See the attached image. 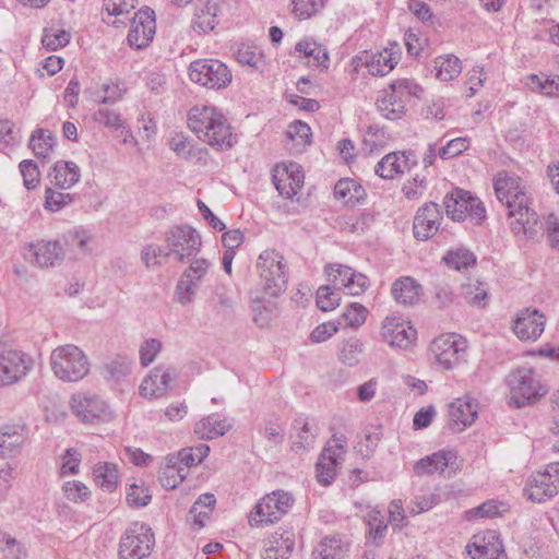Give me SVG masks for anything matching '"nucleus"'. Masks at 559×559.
Returning <instances> with one entry per match:
<instances>
[{"label": "nucleus", "mask_w": 559, "mask_h": 559, "mask_svg": "<svg viewBox=\"0 0 559 559\" xmlns=\"http://www.w3.org/2000/svg\"><path fill=\"white\" fill-rule=\"evenodd\" d=\"M508 511V507L506 503L490 499L481 503L480 506L473 508L467 511L468 519H492L496 516H501L504 512Z\"/></svg>", "instance_id": "a18cd8bd"}, {"label": "nucleus", "mask_w": 559, "mask_h": 559, "mask_svg": "<svg viewBox=\"0 0 559 559\" xmlns=\"http://www.w3.org/2000/svg\"><path fill=\"white\" fill-rule=\"evenodd\" d=\"M50 367L59 380L79 382L88 374L91 364L86 354L79 346L66 344L51 352Z\"/></svg>", "instance_id": "7ed1b4c3"}, {"label": "nucleus", "mask_w": 559, "mask_h": 559, "mask_svg": "<svg viewBox=\"0 0 559 559\" xmlns=\"http://www.w3.org/2000/svg\"><path fill=\"white\" fill-rule=\"evenodd\" d=\"M170 148L181 158L188 159L197 155V152H202L201 148L194 147L189 141V138L182 132L175 133L169 141Z\"/></svg>", "instance_id": "bf43d9fd"}, {"label": "nucleus", "mask_w": 559, "mask_h": 559, "mask_svg": "<svg viewBox=\"0 0 559 559\" xmlns=\"http://www.w3.org/2000/svg\"><path fill=\"white\" fill-rule=\"evenodd\" d=\"M210 447L205 443H200L197 447L186 448L179 451L175 456H178V462L188 466L199 465L209 454Z\"/></svg>", "instance_id": "5fc2aeb1"}, {"label": "nucleus", "mask_w": 559, "mask_h": 559, "mask_svg": "<svg viewBox=\"0 0 559 559\" xmlns=\"http://www.w3.org/2000/svg\"><path fill=\"white\" fill-rule=\"evenodd\" d=\"M295 423V427H299V431L297 435L298 440L294 442V447L298 449L309 448L314 442L317 437L316 427L304 418L296 419Z\"/></svg>", "instance_id": "69168bd1"}, {"label": "nucleus", "mask_w": 559, "mask_h": 559, "mask_svg": "<svg viewBox=\"0 0 559 559\" xmlns=\"http://www.w3.org/2000/svg\"><path fill=\"white\" fill-rule=\"evenodd\" d=\"M294 501V497L284 490L265 495L250 512V526L262 527L280 521L292 509Z\"/></svg>", "instance_id": "0eeeda50"}, {"label": "nucleus", "mask_w": 559, "mask_h": 559, "mask_svg": "<svg viewBox=\"0 0 559 559\" xmlns=\"http://www.w3.org/2000/svg\"><path fill=\"white\" fill-rule=\"evenodd\" d=\"M72 413L84 424H98L112 419L108 404L97 395L75 393L70 400Z\"/></svg>", "instance_id": "2eb2a0df"}, {"label": "nucleus", "mask_w": 559, "mask_h": 559, "mask_svg": "<svg viewBox=\"0 0 559 559\" xmlns=\"http://www.w3.org/2000/svg\"><path fill=\"white\" fill-rule=\"evenodd\" d=\"M295 548L293 528H277L267 542L264 559H288Z\"/></svg>", "instance_id": "cd10ccee"}, {"label": "nucleus", "mask_w": 559, "mask_h": 559, "mask_svg": "<svg viewBox=\"0 0 559 559\" xmlns=\"http://www.w3.org/2000/svg\"><path fill=\"white\" fill-rule=\"evenodd\" d=\"M165 257H174L176 261L186 263L200 253L202 238L195 228L182 224L173 226L165 233Z\"/></svg>", "instance_id": "423d86ee"}, {"label": "nucleus", "mask_w": 559, "mask_h": 559, "mask_svg": "<svg viewBox=\"0 0 559 559\" xmlns=\"http://www.w3.org/2000/svg\"><path fill=\"white\" fill-rule=\"evenodd\" d=\"M461 294L469 305L477 307L486 306L487 288L481 282L475 281L463 284Z\"/></svg>", "instance_id": "3c124183"}, {"label": "nucleus", "mask_w": 559, "mask_h": 559, "mask_svg": "<svg viewBox=\"0 0 559 559\" xmlns=\"http://www.w3.org/2000/svg\"><path fill=\"white\" fill-rule=\"evenodd\" d=\"M215 502L216 499L212 493H203L198 498L189 511V515L193 519V526H195L198 530H201L205 526L213 512Z\"/></svg>", "instance_id": "a19ab883"}, {"label": "nucleus", "mask_w": 559, "mask_h": 559, "mask_svg": "<svg viewBox=\"0 0 559 559\" xmlns=\"http://www.w3.org/2000/svg\"><path fill=\"white\" fill-rule=\"evenodd\" d=\"M530 86L550 97H559V75L532 74Z\"/></svg>", "instance_id": "09e8293b"}, {"label": "nucleus", "mask_w": 559, "mask_h": 559, "mask_svg": "<svg viewBox=\"0 0 559 559\" xmlns=\"http://www.w3.org/2000/svg\"><path fill=\"white\" fill-rule=\"evenodd\" d=\"M272 177L276 190L286 199H293L304 183V174L295 163L276 165Z\"/></svg>", "instance_id": "5701e85b"}, {"label": "nucleus", "mask_w": 559, "mask_h": 559, "mask_svg": "<svg viewBox=\"0 0 559 559\" xmlns=\"http://www.w3.org/2000/svg\"><path fill=\"white\" fill-rule=\"evenodd\" d=\"M449 416L453 430L462 431L471 426L477 417V405L471 397L457 399L449 406Z\"/></svg>", "instance_id": "c85d7f7f"}, {"label": "nucleus", "mask_w": 559, "mask_h": 559, "mask_svg": "<svg viewBox=\"0 0 559 559\" xmlns=\"http://www.w3.org/2000/svg\"><path fill=\"white\" fill-rule=\"evenodd\" d=\"M466 551L472 559H508L500 535L493 530L475 534Z\"/></svg>", "instance_id": "a211bd4d"}, {"label": "nucleus", "mask_w": 559, "mask_h": 559, "mask_svg": "<svg viewBox=\"0 0 559 559\" xmlns=\"http://www.w3.org/2000/svg\"><path fill=\"white\" fill-rule=\"evenodd\" d=\"M362 353L364 344L359 340L353 337L344 342L340 350L338 358L343 364L353 367L360 361Z\"/></svg>", "instance_id": "864d4df0"}, {"label": "nucleus", "mask_w": 559, "mask_h": 559, "mask_svg": "<svg viewBox=\"0 0 559 559\" xmlns=\"http://www.w3.org/2000/svg\"><path fill=\"white\" fill-rule=\"evenodd\" d=\"M390 91L394 96L400 97L405 104L411 96L419 97L423 88L412 79H397L390 84Z\"/></svg>", "instance_id": "603ef678"}, {"label": "nucleus", "mask_w": 559, "mask_h": 559, "mask_svg": "<svg viewBox=\"0 0 559 559\" xmlns=\"http://www.w3.org/2000/svg\"><path fill=\"white\" fill-rule=\"evenodd\" d=\"M354 61L357 62V66H359V63L365 64L371 75L380 76H383L393 70L396 63L388 51L378 53H369L365 51L361 56L356 57Z\"/></svg>", "instance_id": "473e14b6"}, {"label": "nucleus", "mask_w": 559, "mask_h": 559, "mask_svg": "<svg viewBox=\"0 0 559 559\" xmlns=\"http://www.w3.org/2000/svg\"><path fill=\"white\" fill-rule=\"evenodd\" d=\"M95 102L99 104H115L122 98V90L114 82H105L92 92Z\"/></svg>", "instance_id": "13d9d810"}, {"label": "nucleus", "mask_w": 559, "mask_h": 559, "mask_svg": "<svg viewBox=\"0 0 559 559\" xmlns=\"http://www.w3.org/2000/svg\"><path fill=\"white\" fill-rule=\"evenodd\" d=\"M25 441L24 428L19 425H4L0 429V457H11L19 453Z\"/></svg>", "instance_id": "7c9ffc66"}, {"label": "nucleus", "mask_w": 559, "mask_h": 559, "mask_svg": "<svg viewBox=\"0 0 559 559\" xmlns=\"http://www.w3.org/2000/svg\"><path fill=\"white\" fill-rule=\"evenodd\" d=\"M188 126L199 140L217 151L231 148L237 143L228 119L216 107L193 106L188 112Z\"/></svg>", "instance_id": "f03ea898"}, {"label": "nucleus", "mask_w": 559, "mask_h": 559, "mask_svg": "<svg viewBox=\"0 0 559 559\" xmlns=\"http://www.w3.org/2000/svg\"><path fill=\"white\" fill-rule=\"evenodd\" d=\"M334 195L344 204L354 206L362 199L365 190L353 179H341L334 187Z\"/></svg>", "instance_id": "79ce46f5"}, {"label": "nucleus", "mask_w": 559, "mask_h": 559, "mask_svg": "<svg viewBox=\"0 0 559 559\" xmlns=\"http://www.w3.org/2000/svg\"><path fill=\"white\" fill-rule=\"evenodd\" d=\"M51 183L61 190H68L80 181V167L73 162L58 160L50 173Z\"/></svg>", "instance_id": "2f4dec72"}, {"label": "nucleus", "mask_w": 559, "mask_h": 559, "mask_svg": "<svg viewBox=\"0 0 559 559\" xmlns=\"http://www.w3.org/2000/svg\"><path fill=\"white\" fill-rule=\"evenodd\" d=\"M189 76L192 82L207 88H225L233 75L228 67L217 59H199L190 63Z\"/></svg>", "instance_id": "9d476101"}, {"label": "nucleus", "mask_w": 559, "mask_h": 559, "mask_svg": "<svg viewBox=\"0 0 559 559\" xmlns=\"http://www.w3.org/2000/svg\"><path fill=\"white\" fill-rule=\"evenodd\" d=\"M455 462L456 454L453 451L440 450L418 460L413 469L417 476L443 475Z\"/></svg>", "instance_id": "bb28decb"}, {"label": "nucleus", "mask_w": 559, "mask_h": 559, "mask_svg": "<svg viewBox=\"0 0 559 559\" xmlns=\"http://www.w3.org/2000/svg\"><path fill=\"white\" fill-rule=\"evenodd\" d=\"M447 215L453 221H463L472 217L478 223L486 217V210L483 202L473 197L468 191L455 189L444 198Z\"/></svg>", "instance_id": "4468645a"}, {"label": "nucleus", "mask_w": 559, "mask_h": 559, "mask_svg": "<svg viewBox=\"0 0 559 559\" xmlns=\"http://www.w3.org/2000/svg\"><path fill=\"white\" fill-rule=\"evenodd\" d=\"M325 273L335 288L344 289L352 296L361 295L370 286V281L365 274L347 265L330 264L325 267Z\"/></svg>", "instance_id": "f3484780"}, {"label": "nucleus", "mask_w": 559, "mask_h": 559, "mask_svg": "<svg viewBox=\"0 0 559 559\" xmlns=\"http://www.w3.org/2000/svg\"><path fill=\"white\" fill-rule=\"evenodd\" d=\"M188 267L181 273L174 292L177 302L182 306L190 305L195 296L202 281L210 273L213 264L206 258L190 259Z\"/></svg>", "instance_id": "6e6552de"}, {"label": "nucleus", "mask_w": 559, "mask_h": 559, "mask_svg": "<svg viewBox=\"0 0 559 559\" xmlns=\"http://www.w3.org/2000/svg\"><path fill=\"white\" fill-rule=\"evenodd\" d=\"M74 200L71 193L56 191L52 188H46L44 207L50 212H59L70 205Z\"/></svg>", "instance_id": "4d7b16f0"}, {"label": "nucleus", "mask_w": 559, "mask_h": 559, "mask_svg": "<svg viewBox=\"0 0 559 559\" xmlns=\"http://www.w3.org/2000/svg\"><path fill=\"white\" fill-rule=\"evenodd\" d=\"M442 212L439 204L427 202L420 206L414 217L413 233L417 240H427L440 228Z\"/></svg>", "instance_id": "412c9836"}, {"label": "nucleus", "mask_w": 559, "mask_h": 559, "mask_svg": "<svg viewBox=\"0 0 559 559\" xmlns=\"http://www.w3.org/2000/svg\"><path fill=\"white\" fill-rule=\"evenodd\" d=\"M29 146L39 158H48L53 146V136L50 132L38 129L32 134Z\"/></svg>", "instance_id": "8fccbe9b"}, {"label": "nucleus", "mask_w": 559, "mask_h": 559, "mask_svg": "<svg viewBox=\"0 0 559 559\" xmlns=\"http://www.w3.org/2000/svg\"><path fill=\"white\" fill-rule=\"evenodd\" d=\"M467 342L461 335L450 333L436 337L430 346L438 366L443 370L455 367L464 358Z\"/></svg>", "instance_id": "dca6fc26"}, {"label": "nucleus", "mask_w": 559, "mask_h": 559, "mask_svg": "<svg viewBox=\"0 0 559 559\" xmlns=\"http://www.w3.org/2000/svg\"><path fill=\"white\" fill-rule=\"evenodd\" d=\"M34 359L27 353L14 348L0 349V388L15 384L33 369Z\"/></svg>", "instance_id": "9b49d317"}, {"label": "nucleus", "mask_w": 559, "mask_h": 559, "mask_svg": "<svg viewBox=\"0 0 559 559\" xmlns=\"http://www.w3.org/2000/svg\"><path fill=\"white\" fill-rule=\"evenodd\" d=\"M155 29L154 11L151 9L139 10L131 20L127 37L129 45L136 49L146 47L153 40Z\"/></svg>", "instance_id": "aec40b11"}, {"label": "nucleus", "mask_w": 559, "mask_h": 559, "mask_svg": "<svg viewBox=\"0 0 559 559\" xmlns=\"http://www.w3.org/2000/svg\"><path fill=\"white\" fill-rule=\"evenodd\" d=\"M346 438L334 435L322 450L316 465V477L319 484L330 485L337 474V467L343 463Z\"/></svg>", "instance_id": "ddd939ff"}, {"label": "nucleus", "mask_w": 559, "mask_h": 559, "mask_svg": "<svg viewBox=\"0 0 559 559\" xmlns=\"http://www.w3.org/2000/svg\"><path fill=\"white\" fill-rule=\"evenodd\" d=\"M94 121L103 124L104 127L118 130L124 127V120L121 118V115L114 109L109 108H99L93 115Z\"/></svg>", "instance_id": "680f3d73"}, {"label": "nucleus", "mask_w": 559, "mask_h": 559, "mask_svg": "<svg viewBox=\"0 0 559 559\" xmlns=\"http://www.w3.org/2000/svg\"><path fill=\"white\" fill-rule=\"evenodd\" d=\"M71 35L59 26L45 28L41 43L48 50H58L70 43Z\"/></svg>", "instance_id": "49530a36"}, {"label": "nucleus", "mask_w": 559, "mask_h": 559, "mask_svg": "<svg viewBox=\"0 0 559 559\" xmlns=\"http://www.w3.org/2000/svg\"><path fill=\"white\" fill-rule=\"evenodd\" d=\"M377 108L381 116L389 120L401 119L406 111L405 103L390 90L383 91L382 96L377 99Z\"/></svg>", "instance_id": "4c0bfd02"}, {"label": "nucleus", "mask_w": 559, "mask_h": 559, "mask_svg": "<svg viewBox=\"0 0 559 559\" xmlns=\"http://www.w3.org/2000/svg\"><path fill=\"white\" fill-rule=\"evenodd\" d=\"M559 492V462L550 463L534 473L524 487L525 497L533 502H544Z\"/></svg>", "instance_id": "f8f14e48"}, {"label": "nucleus", "mask_w": 559, "mask_h": 559, "mask_svg": "<svg viewBox=\"0 0 559 559\" xmlns=\"http://www.w3.org/2000/svg\"><path fill=\"white\" fill-rule=\"evenodd\" d=\"M443 261L445 264L455 271L466 270L468 266H472L476 262V258L473 252L466 249H457L455 251L449 252Z\"/></svg>", "instance_id": "6e6d98bb"}, {"label": "nucleus", "mask_w": 559, "mask_h": 559, "mask_svg": "<svg viewBox=\"0 0 559 559\" xmlns=\"http://www.w3.org/2000/svg\"><path fill=\"white\" fill-rule=\"evenodd\" d=\"M178 456L167 455L165 464L158 471V481L166 489H175L182 483V475L178 474Z\"/></svg>", "instance_id": "37998d69"}, {"label": "nucleus", "mask_w": 559, "mask_h": 559, "mask_svg": "<svg viewBox=\"0 0 559 559\" xmlns=\"http://www.w3.org/2000/svg\"><path fill=\"white\" fill-rule=\"evenodd\" d=\"M324 3L325 0H292L293 13L299 20L309 19L317 14Z\"/></svg>", "instance_id": "052dcab7"}, {"label": "nucleus", "mask_w": 559, "mask_h": 559, "mask_svg": "<svg viewBox=\"0 0 559 559\" xmlns=\"http://www.w3.org/2000/svg\"><path fill=\"white\" fill-rule=\"evenodd\" d=\"M175 373L171 368L158 366L143 379L139 392L145 399H158L166 394Z\"/></svg>", "instance_id": "a878e982"}, {"label": "nucleus", "mask_w": 559, "mask_h": 559, "mask_svg": "<svg viewBox=\"0 0 559 559\" xmlns=\"http://www.w3.org/2000/svg\"><path fill=\"white\" fill-rule=\"evenodd\" d=\"M408 169L409 159L405 153H389L374 167L376 174L383 179H393Z\"/></svg>", "instance_id": "f704fd0d"}, {"label": "nucleus", "mask_w": 559, "mask_h": 559, "mask_svg": "<svg viewBox=\"0 0 559 559\" xmlns=\"http://www.w3.org/2000/svg\"><path fill=\"white\" fill-rule=\"evenodd\" d=\"M544 329L545 317L537 309L521 310L513 322V331L521 341H536Z\"/></svg>", "instance_id": "393cba45"}, {"label": "nucleus", "mask_w": 559, "mask_h": 559, "mask_svg": "<svg viewBox=\"0 0 559 559\" xmlns=\"http://www.w3.org/2000/svg\"><path fill=\"white\" fill-rule=\"evenodd\" d=\"M295 50L299 56L308 58V63L311 67L319 68L321 70H326L329 68L330 58L328 50L316 40L305 38L296 44Z\"/></svg>", "instance_id": "c756f323"}, {"label": "nucleus", "mask_w": 559, "mask_h": 559, "mask_svg": "<svg viewBox=\"0 0 559 559\" xmlns=\"http://www.w3.org/2000/svg\"><path fill=\"white\" fill-rule=\"evenodd\" d=\"M230 429V424L221 415L212 414L195 424L194 432L201 439H214Z\"/></svg>", "instance_id": "e433bc0d"}, {"label": "nucleus", "mask_w": 559, "mask_h": 559, "mask_svg": "<svg viewBox=\"0 0 559 559\" xmlns=\"http://www.w3.org/2000/svg\"><path fill=\"white\" fill-rule=\"evenodd\" d=\"M94 480L97 486L111 492L117 488L119 472L117 465L109 462H98L93 468Z\"/></svg>", "instance_id": "ea45409f"}, {"label": "nucleus", "mask_w": 559, "mask_h": 559, "mask_svg": "<svg viewBox=\"0 0 559 559\" xmlns=\"http://www.w3.org/2000/svg\"><path fill=\"white\" fill-rule=\"evenodd\" d=\"M384 519V514L377 510L368 514L369 538L376 544L380 543L386 533L388 525Z\"/></svg>", "instance_id": "e2e57ef3"}, {"label": "nucleus", "mask_w": 559, "mask_h": 559, "mask_svg": "<svg viewBox=\"0 0 559 559\" xmlns=\"http://www.w3.org/2000/svg\"><path fill=\"white\" fill-rule=\"evenodd\" d=\"M493 189L498 201L506 206L512 233L534 239L538 235V216L531 209L532 195L526 181L515 174L500 171L493 180Z\"/></svg>", "instance_id": "f257e3e1"}, {"label": "nucleus", "mask_w": 559, "mask_h": 559, "mask_svg": "<svg viewBox=\"0 0 559 559\" xmlns=\"http://www.w3.org/2000/svg\"><path fill=\"white\" fill-rule=\"evenodd\" d=\"M312 556L313 559H348V544L340 536L324 537Z\"/></svg>", "instance_id": "72a5a7b5"}, {"label": "nucleus", "mask_w": 559, "mask_h": 559, "mask_svg": "<svg viewBox=\"0 0 559 559\" xmlns=\"http://www.w3.org/2000/svg\"><path fill=\"white\" fill-rule=\"evenodd\" d=\"M368 309L359 302H350L341 316V322L350 329L361 326L368 317Z\"/></svg>", "instance_id": "de8ad7c7"}, {"label": "nucleus", "mask_w": 559, "mask_h": 559, "mask_svg": "<svg viewBox=\"0 0 559 559\" xmlns=\"http://www.w3.org/2000/svg\"><path fill=\"white\" fill-rule=\"evenodd\" d=\"M132 369V360L126 355H117L104 365L106 378L119 381L130 374Z\"/></svg>", "instance_id": "c03bdc74"}, {"label": "nucleus", "mask_w": 559, "mask_h": 559, "mask_svg": "<svg viewBox=\"0 0 559 559\" xmlns=\"http://www.w3.org/2000/svg\"><path fill=\"white\" fill-rule=\"evenodd\" d=\"M62 490L67 499L75 503L84 502L91 496L87 486L79 480L64 483Z\"/></svg>", "instance_id": "774afa93"}, {"label": "nucleus", "mask_w": 559, "mask_h": 559, "mask_svg": "<svg viewBox=\"0 0 559 559\" xmlns=\"http://www.w3.org/2000/svg\"><path fill=\"white\" fill-rule=\"evenodd\" d=\"M506 381L510 390V403L519 408L535 403L548 392L533 368H516L508 374Z\"/></svg>", "instance_id": "20e7f679"}, {"label": "nucleus", "mask_w": 559, "mask_h": 559, "mask_svg": "<svg viewBox=\"0 0 559 559\" xmlns=\"http://www.w3.org/2000/svg\"><path fill=\"white\" fill-rule=\"evenodd\" d=\"M421 286L409 276L396 280L392 285V296L403 305H413L417 302L420 296Z\"/></svg>", "instance_id": "c9c22d12"}, {"label": "nucleus", "mask_w": 559, "mask_h": 559, "mask_svg": "<svg viewBox=\"0 0 559 559\" xmlns=\"http://www.w3.org/2000/svg\"><path fill=\"white\" fill-rule=\"evenodd\" d=\"M155 537L144 523L131 524L120 538L119 559H145L154 548Z\"/></svg>", "instance_id": "1a4fd4ad"}, {"label": "nucleus", "mask_w": 559, "mask_h": 559, "mask_svg": "<svg viewBox=\"0 0 559 559\" xmlns=\"http://www.w3.org/2000/svg\"><path fill=\"white\" fill-rule=\"evenodd\" d=\"M284 257L274 249L260 253L257 270L262 289L270 296L276 297L286 289L287 274Z\"/></svg>", "instance_id": "39448f33"}, {"label": "nucleus", "mask_w": 559, "mask_h": 559, "mask_svg": "<svg viewBox=\"0 0 559 559\" xmlns=\"http://www.w3.org/2000/svg\"><path fill=\"white\" fill-rule=\"evenodd\" d=\"M340 294L330 286H320L317 290V306L322 311H332L340 305Z\"/></svg>", "instance_id": "338daca9"}, {"label": "nucleus", "mask_w": 559, "mask_h": 559, "mask_svg": "<svg viewBox=\"0 0 559 559\" xmlns=\"http://www.w3.org/2000/svg\"><path fill=\"white\" fill-rule=\"evenodd\" d=\"M24 258L39 267H49L62 260L63 249L57 240L41 239L29 243L25 248Z\"/></svg>", "instance_id": "4be33fe9"}, {"label": "nucleus", "mask_w": 559, "mask_h": 559, "mask_svg": "<svg viewBox=\"0 0 559 559\" xmlns=\"http://www.w3.org/2000/svg\"><path fill=\"white\" fill-rule=\"evenodd\" d=\"M436 76L442 82L456 79L462 72V62L455 55L449 53L435 59Z\"/></svg>", "instance_id": "58836bf2"}, {"label": "nucleus", "mask_w": 559, "mask_h": 559, "mask_svg": "<svg viewBox=\"0 0 559 559\" xmlns=\"http://www.w3.org/2000/svg\"><path fill=\"white\" fill-rule=\"evenodd\" d=\"M381 335L391 347L409 348L417 338V331L397 317H386L381 326Z\"/></svg>", "instance_id": "6ab92c4d"}, {"label": "nucleus", "mask_w": 559, "mask_h": 559, "mask_svg": "<svg viewBox=\"0 0 559 559\" xmlns=\"http://www.w3.org/2000/svg\"><path fill=\"white\" fill-rule=\"evenodd\" d=\"M382 439V432L379 428L373 430H367L364 439L360 440L356 447L357 452L365 459H369L378 448L379 442Z\"/></svg>", "instance_id": "0e129e2a"}, {"label": "nucleus", "mask_w": 559, "mask_h": 559, "mask_svg": "<svg viewBox=\"0 0 559 559\" xmlns=\"http://www.w3.org/2000/svg\"><path fill=\"white\" fill-rule=\"evenodd\" d=\"M225 0H197L191 26L199 34L212 32L218 24V16Z\"/></svg>", "instance_id": "b1692460"}]
</instances>
